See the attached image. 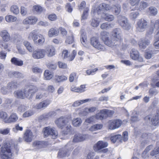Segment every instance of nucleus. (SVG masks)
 <instances>
[{"instance_id":"1","label":"nucleus","mask_w":159,"mask_h":159,"mask_svg":"<svg viewBox=\"0 0 159 159\" xmlns=\"http://www.w3.org/2000/svg\"><path fill=\"white\" fill-rule=\"evenodd\" d=\"M38 90V87L33 85H28L26 86L24 89L23 91L21 90H18L14 93V96L20 99H24L25 98H32L34 93Z\"/></svg>"},{"instance_id":"2","label":"nucleus","mask_w":159,"mask_h":159,"mask_svg":"<svg viewBox=\"0 0 159 159\" xmlns=\"http://www.w3.org/2000/svg\"><path fill=\"white\" fill-rule=\"evenodd\" d=\"M37 31L34 30L31 32L28 36L29 39H32L34 43L38 44H41L45 41L44 36L40 34H37Z\"/></svg>"},{"instance_id":"3","label":"nucleus","mask_w":159,"mask_h":159,"mask_svg":"<svg viewBox=\"0 0 159 159\" xmlns=\"http://www.w3.org/2000/svg\"><path fill=\"white\" fill-rule=\"evenodd\" d=\"M12 154L10 146L7 144L3 145L0 149V157L2 159H11Z\"/></svg>"},{"instance_id":"4","label":"nucleus","mask_w":159,"mask_h":159,"mask_svg":"<svg viewBox=\"0 0 159 159\" xmlns=\"http://www.w3.org/2000/svg\"><path fill=\"white\" fill-rule=\"evenodd\" d=\"M112 41L113 43H116V44L117 43L118 45L115 46V48L119 46L120 43L122 41L121 36V30L119 28L114 29L112 31Z\"/></svg>"},{"instance_id":"5","label":"nucleus","mask_w":159,"mask_h":159,"mask_svg":"<svg viewBox=\"0 0 159 159\" xmlns=\"http://www.w3.org/2000/svg\"><path fill=\"white\" fill-rule=\"evenodd\" d=\"M71 122L70 118L65 116H61L57 119L55 121V123L57 127L61 129H63L67 125Z\"/></svg>"},{"instance_id":"6","label":"nucleus","mask_w":159,"mask_h":159,"mask_svg":"<svg viewBox=\"0 0 159 159\" xmlns=\"http://www.w3.org/2000/svg\"><path fill=\"white\" fill-rule=\"evenodd\" d=\"M108 35L109 33L105 31L102 32L101 33V38L105 44L112 48H114L115 46L118 45L117 43L116 44V43H113L111 39H109Z\"/></svg>"},{"instance_id":"7","label":"nucleus","mask_w":159,"mask_h":159,"mask_svg":"<svg viewBox=\"0 0 159 159\" xmlns=\"http://www.w3.org/2000/svg\"><path fill=\"white\" fill-rule=\"evenodd\" d=\"M117 18L118 23L122 28L127 30H128L130 29V25L128 22V20L125 16L119 15Z\"/></svg>"},{"instance_id":"8","label":"nucleus","mask_w":159,"mask_h":159,"mask_svg":"<svg viewBox=\"0 0 159 159\" xmlns=\"http://www.w3.org/2000/svg\"><path fill=\"white\" fill-rule=\"evenodd\" d=\"M108 143L106 142H104L102 141H98L96 146L94 147V149L95 152H101L104 153H106L108 152V148L102 149L107 147L108 146Z\"/></svg>"},{"instance_id":"9","label":"nucleus","mask_w":159,"mask_h":159,"mask_svg":"<svg viewBox=\"0 0 159 159\" xmlns=\"http://www.w3.org/2000/svg\"><path fill=\"white\" fill-rule=\"evenodd\" d=\"M148 22L143 18L139 19L136 24V29L139 32H143L148 27Z\"/></svg>"},{"instance_id":"10","label":"nucleus","mask_w":159,"mask_h":159,"mask_svg":"<svg viewBox=\"0 0 159 159\" xmlns=\"http://www.w3.org/2000/svg\"><path fill=\"white\" fill-rule=\"evenodd\" d=\"M43 131L44 136L45 137L51 135L52 136V138L55 139L58 135L57 131L54 129L49 127H45L43 129Z\"/></svg>"},{"instance_id":"11","label":"nucleus","mask_w":159,"mask_h":159,"mask_svg":"<svg viewBox=\"0 0 159 159\" xmlns=\"http://www.w3.org/2000/svg\"><path fill=\"white\" fill-rule=\"evenodd\" d=\"M68 145H66L65 147L60 149L58 153V157L59 158H63L66 157H68L70 154V152L72 150L73 148H70L68 149L67 147Z\"/></svg>"},{"instance_id":"12","label":"nucleus","mask_w":159,"mask_h":159,"mask_svg":"<svg viewBox=\"0 0 159 159\" xmlns=\"http://www.w3.org/2000/svg\"><path fill=\"white\" fill-rule=\"evenodd\" d=\"M90 43L95 48L102 51H104L105 48L99 42L98 39L95 37H92L90 39Z\"/></svg>"},{"instance_id":"13","label":"nucleus","mask_w":159,"mask_h":159,"mask_svg":"<svg viewBox=\"0 0 159 159\" xmlns=\"http://www.w3.org/2000/svg\"><path fill=\"white\" fill-rule=\"evenodd\" d=\"M122 122L119 120H115L110 121L109 122L108 128L110 129H114L120 127Z\"/></svg>"},{"instance_id":"14","label":"nucleus","mask_w":159,"mask_h":159,"mask_svg":"<svg viewBox=\"0 0 159 159\" xmlns=\"http://www.w3.org/2000/svg\"><path fill=\"white\" fill-rule=\"evenodd\" d=\"M46 50L43 49H38L34 51L33 53V57L35 59L43 58L46 55Z\"/></svg>"},{"instance_id":"15","label":"nucleus","mask_w":159,"mask_h":159,"mask_svg":"<svg viewBox=\"0 0 159 159\" xmlns=\"http://www.w3.org/2000/svg\"><path fill=\"white\" fill-rule=\"evenodd\" d=\"M130 57L134 60H138L140 62L143 61V59L139 56V52L135 49H132L130 53Z\"/></svg>"},{"instance_id":"16","label":"nucleus","mask_w":159,"mask_h":159,"mask_svg":"<svg viewBox=\"0 0 159 159\" xmlns=\"http://www.w3.org/2000/svg\"><path fill=\"white\" fill-rule=\"evenodd\" d=\"M38 20L37 18L34 16H30L26 17L23 21V23L25 25H34L36 23Z\"/></svg>"},{"instance_id":"17","label":"nucleus","mask_w":159,"mask_h":159,"mask_svg":"<svg viewBox=\"0 0 159 159\" xmlns=\"http://www.w3.org/2000/svg\"><path fill=\"white\" fill-rule=\"evenodd\" d=\"M33 137L32 131L29 129H27L24 133L23 139L26 142H30L32 141Z\"/></svg>"},{"instance_id":"18","label":"nucleus","mask_w":159,"mask_h":159,"mask_svg":"<svg viewBox=\"0 0 159 159\" xmlns=\"http://www.w3.org/2000/svg\"><path fill=\"white\" fill-rule=\"evenodd\" d=\"M86 138V135L78 134L74 135L73 142L75 143L82 142L85 140Z\"/></svg>"},{"instance_id":"19","label":"nucleus","mask_w":159,"mask_h":159,"mask_svg":"<svg viewBox=\"0 0 159 159\" xmlns=\"http://www.w3.org/2000/svg\"><path fill=\"white\" fill-rule=\"evenodd\" d=\"M18 118L17 114L15 113L11 114L9 117L5 120L6 123H13L16 122Z\"/></svg>"},{"instance_id":"20","label":"nucleus","mask_w":159,"mask_h":159,"mask_svg":"<svg viewBox=\"0 0 159 159\" xmlns=\"http://www.w3.org/2000/svg\"><path fill=\"white\" fill-rule=\"evenodd\" d=\"M51 101L49 99H46L37 104L36 107L38 109L46 107L51 103Z\"/></svg>"},{"instance_id":"21","label":"nucleus","mask_w":159,"mask_h":159,"mask_svg":"<svg viewBox=\"0 0 159 159\" xmlns=\"http://www.w3.org/2000/svg\"><path fill=\"white\" fill-rule=\"evenodd\" d=\"M0 35L4 42H8L10 39V34L7 30H4L0 32Z\"/></svg>"},{"instance_id":"22","label":"nucleus","mask_w":159,"mask_h":159,"mask_svg":"<svg viewBox=\"0 0 159 159\" xmlns=\"http://www.w3.org/2000/svg\"><path fill=\"white\" fill-rule=\"evenodd\" d=\"M46 143L45 141H37L33 143V146L36 148L39 149L45 147Z\"/></svg>"},{"instance_id":"23","label":"nucleus","mask_w":159,"mask_h":159,"mask_svg":"<svg viewBox=\"0 0 159 159\" xmlns=\"http://www.w3.org/2000/svg\"><path fill=\"white\" fill-rule=\"evenodd\" d=\"M46 50V54H47L48 57H51L55 55V49L52 46H50L48 47L47 48Z\"/></svg>"},{"instance_id":"24","label":"nucleus","mask_w":159,"mask_h":159,"mask_svg":"<svg viewBox=\"0 0 159 159\" xmlns=\"http://www.w3.org/2000/svg\"><path fill=\"white\" fill-rule=\"evenodd\" d=\"M111 10L113 14L115 15H117L120 12L121 10V6L119 4L113 5L111 7Z\"/></svg>"},{"instance_id":"25","label":"nucleus","mask_w":159,"mask_h":159,"mask_svg":"<svg viewBox=\"0 0 159 159\" xmlns=\"http://www.w3.org/2000/svg\"><path fill=\"white\" fill-rule=\"evenodd\" d=\"M91 101H94V99H93L88 98L84 100H78L74 102L72 105V106L74 107H77L84 103Z\"/></svg>"},{"instance_id":"26","label":"nucleus","mask_w":159,"mask_h":159,"mask_svg":"<svg viewBox=\"0 0 159 159\" xmlns=\"http://www.w3.org/2000/svg\"><path fill=\"white\" fill-rule=\"evenodd\" d=\"M150 43V41L148 39H141L139 43V45L141 48L145 49Z\"/></svg>"},{"instance_id":"27","label":"nucleus","mask_w":159,"mask_h":159,"mask_svg":"<svg viewBox=\"0 0 159 159\" xmlns=\"http://www.w3.org/2000/svg\"><path fill=\"white\" fill-rule=\"evenodd\" d=\"M67 79V77L64 75H55L53 78L55 82L57 83L62 82L66 80Z\"/></svg>"},{"instance_id":"28","label":"nucleus","mask_w":159,"mask_h":159,"mask_svg":"<svg viewBox=\"0 0 159 159\" xmlns=\"http://www.w3.org/2000/svg\"><path fill=\"white\" fill-rule=\"evenodd\" d=\"M110 140L113 143H115L116 142H120L121 143L122 142V137L120 134L116 135L111 136L110 138Z\"/></svg>"},{"instance_id":"29","label":"nucleus","mask_w":159,"mask_h":159,"mask_svg":"<svg viewBox=\"0 0 159 159\" xmlns=\"http://www.w3.org/2000/svg\"><path fill=\"white\" fill-rule=\"evenodd\" d=\"M11 61V63L15 65L21 66H22L23 64V62L22 61L15 57L12 58Z\"/></svg>"},{"instance_id":"30","label":"nucleus","mask_w":159,"mask_h":159,"mask_svg":"<svg viewBox=\"0 0 159 159\" xmlns=\"http://www.w3.org/2000/svg\"><path fill=\"white\" fill-rule=\"evenodd\" d=\"M145 53V57L147 59H149L152 57V54H155L157 51L154 49L147 50Z\"/></svg>"},{"instance_id":"31","label":"nucleus","mask_w":159,"mask_h":159,"mask_svg":"<svg viewBox=\"0 0 159 159\" xmlns=\"http://www.w3.org/2000/svg\"><path fill=\"white\" fill-rule=\"evenodd\" d=\"M18 83L16 82L12 81L9 83L7 84V89L9 91H11V90L16 89L17 87Z\"/></svg>"},{"instance_id":"32","label":"nucleus","mask_w":159,"mask_h":159,"mask_svg":"<svg viewBox=\"0 0 159 159\" xmlns=\"http://www.w3.org/2000/svg\"><path fill=\"white\" fill-rule=\"evenodd\" d=\"M58 34L59 31L53 28L50 29L48 33V35L50 37L57 36L58 35Z\"/></svg>"},{"instance_id":"33","label":"nucleus","mask_w":159,"mask_h":159,"mask_svg":"<svg viewBox=\"0 0 159 159\" xmlns=\"http://www.w3.org/2000/svg\"><path fill=\"white\" fill-rule=\"evenodd\" d=\"M91 25L94 27H97L99 24L100 21L99 20V19L96 17H93L90 21Z\"/></svg>"},{"instance_id":"34","label":"nucleus","mask_w":159,"mask_h":159,"mask_svg":"<svg viewBox=\"0 0 159 159\" xmlns=\"http://www.w3.org/2000/svg\"><path fill=\"white\" fill-rule=\"evenodd\" d=\"M149 5L148 3L144 1H142L140 2L139 6L137 8V9L140 11L144 10Z\"/></svg>"},{"instance_id":"35","label":"nucleus","mask_w":159,"mask_h":159,"mask_svg":"<svg viewBox=\"0 0 159 159\" xmlns=\"http://www.w3.org/2000/svg\"><path fill=\"white\" fill-rule=\"evenodd\" d=\"M104 111V109L100 110L99 113L97 114L96 116V118L98 120H102L107 117V115L104 111Z\"/></svg>"},{"instance_id":"36","label":"nucleus","mask_w":159,"mask_h":159,"mask_svg":"<svg viewBox=\"0 0 159 159\" xmlns=\"http://www.w3.org/2000/svg\"><path fill=\"white\" fill-rule=\"evenodd\" d=\"M102 17L105 20L108 21H111L114 19V16L113 15L109 14H103Z\"/></svg>"},{"instance_id":"37","label":"nucleus","mask_w":159,"mask_h":159,"mask_svg":"<svg viewBox=\"0 0 159 159\" xmlns=\"http://www.w3.org/2000/svg\"><path fill=\"white\" fill-rule=\"evenodd\" d=\"M82 123L81 119L80 118L74 119L72 121V123L74 126L78 127L80 126Z\"/></svg>"},{"instance_id":"38","label":"nucleus","mask_w":159,"mask_h":159,"mask_svg":"<svg viewBox=\"0 0 159 159\" xmlns=\"http://www.w3.org/2000/svg\"><path fill=\"white\" fill-rule=\"evenodd\" d=\"M80 41L84 46L86 47V36L85 33L83 31L81 32Z\"/></svg>"},{"instance_id":"39","label":"nucleus","mask_w":159,"mask_h":159,"mask_svg":"<svg viewBox=\"0 0 159 159\" xmlns=\"http://www.w3.org/2000/svg\"><path fill=\"white\" fill-rule=\"evenodd\" d=\"M139 15V11L133 10L130 13L129 16L131 19L135 20L138 17Z\"/></svg>"},{"instance_id":"40","label":"nucleus","mask_w":159,"mask_h":159,"mask_svg":"<svg viewBox=\"0 0 159 159\" xmlns=\"http://www.w3.org/2000/svg\"><path fill=\"white\" fill-rule=\"evenodd\" d=\"M151 122L152 125L156 126L159 124V116L157 114L152 118Z\"/></svg>"},{"instance_id":"41","label":"nucleus","mask_w":159,"mask_h":159,"mask_svg":"<svg viewBox=\"0 0 159 159\" xmlns=\"http://www.w3.org/2000/svg\"><path fill=\"white\" fill-rule=\"evenodd\" d=\"M55 115V112L54 111H51L43 115L40 117L39 119H43L47 118L51 116H54Z\"/></svg>"},{"instance_id":"42","label":"nucleus","mask_w":159,"mask_h":159,"mask_svg":"<svg viewBox=\"0 0 159 159\" xmlns=\"http://www.w3.org/2000/svg\"><path fill=\"white\" fill-rule=\"evenodd\" d=\"M44 76L45 79L49 80L53 77V75L48 70H46L44 72Z\"/></svg>"},{"instance_id":"43","label":"nucleus","mask_w":159,"mask_h":159,"mask_svg":"<svg viewBox=\"0 0 159 159\" xmlns=\"http://www.w3.org/2000/svg\"><path fill=\"white\" fill-rule=\"evenodd\" d=\"M5 19L7 22H10L16 21L17 20V18L13 16L8 15L6 16Z\"/></svg>"},{"instance_id":"44","label":"nucleus","mask_w":159,"mask_h":159,"mask_svg":"<svg viewBox=\"0 0 159 159\" xmlns=\"http://www.w3.org/2000/svg\"><path fill=\"white\" fill-rule=\"evenodd\" d=\"M102 127V125L100 124H96L92 126L90 128L89 130L92 131H94L101 129Z\"/></svg>"},{"instance_id":"45","label":"nucleus","mask_w":159,"mask_h":159,"mask_svg":"<svg viewBox=\"0 0 159 159\" xmlns=\"http://www.w3.org/2000/svg\"><path fill=\"white\" fill-rule=\"evenodd\" d=\"M11 11V12L14 14H17L19 13V10L18 7L16 5H13L10 8Z\"/></svg>"},{"instance_id":"46","label":"nucleus","mask_w":159,"mask_h":159,"mask_svg":"<svg viewBox=\"0 0 159 159\" xmlns=\"http://www.w3.org/2000/svg\"><path fill=\"white\" fill-rule=\"evenodd\" d=\"M149 10L151 16H156L158 12L157 9L154 7H151L149 8Z\"/></svg>"},{"instance_id":"47","label":"nucleus","mask_w":159,"mask_h":159,"mask_svg":"<svg viewBox=\"0 0 159 159\" xmlns=\"http://www.w3.org/2000/svg\"><path fill=\"white\" fill-rule=\"evenodd\" d=\"M74 41V36L72 32H71V36H68L67 37L66 40L65 41V43L70 44L72 43Z\"/></svg>"},{"instance_id":"48","label":"nucleus","mask_w":159,"mask_h":159,"mask_svg":"<svg viewBox=\"0 0 159 159\" xmlns=\"http://www.w3.org/2000/svg\"><path fill=\"white\" fill-rule=\"evenodd\" d=\"M113 25L110 24H108L107 22H105L102 23L100 26L102 29H107L110 28H112Z\"/></svg>"},{"instance_id":"49","label":"nucleus","mask_w":159,"mask_h":159,"mask_svg":"<svg viewBox=\"0 0 159 159\" xmlns=\"http://www.w3.org/2000/svg\"><path fill=\"white\" fill-rule=\"evenodd\" d=\"M23 128L22 126H19L18 124H16L15 125V127L12 129V131L15 133H17L18 131H22Z\"/></svg>"},{"instance_id":"50","label":"nucleus","mask_w":159,"mask_h":159,"mask_svg":"<svg viewBox=\"0 0 159 159\" xmlns=\"http://www.w3.org/2000/svg\"><path fill=\"white\" fill-rule=\"evenodd\" d=\"M156 41L154 43V45L156 49L159 48V32H158L156 36Z\"/></svg>"},{"instance_id":"51","label":"nucleus","mask_w":159,"mask_h":159,"mask_svg":"<svg viewBox=\"0 0 159 159\" xmlns=\"http://www.w3.org/2000/svg\"><path fill=\"white\" fill-rule=\"evenodd\" d=\"M23 43L25 46L26 48L27 49H28L29 51L31 52L32 51V48L29 42L27 41H25Z\"/></svg>"},{"instance_id":"52","label":"nucleus","mask_w":159,"mask_h":159,"mask_svg":"<svg viewBox=\"0 0 159 159\" xmlns=\"http://www.w3.org/2000/svg\"><path fill=\"white\" fill-rule=\"evenodd\" d=\"M12 74L14 77L17 78H23L24 75L22 73L14 71L12 73Z\"/></svg>"},{"instance_id":"53","label":"nucleus","mask_w":159,"mask_h":159,"mask_svg":"<svg viewBox=\"0 0 159 159\" xmlns=\"http://www.w3.org/2000/svg\"><path fill=\"white\" fill-rule=\"evenodd\" d=\"M33 9L38 14L40 13L43 11L42 7L39 6H35L33 7Z\"/></svg>"},{"instance_id":"54","label":"nucleus","mask_w":159,"mask_h":159,"mask_svg":"<svg viewBox=\"0 0 159 159\" xmlns=\"http://www.w3.org/2000/svg\"><path fill=\"white\" fill-rule=\"evenodd\" d=\"M102 4H100L99 6L97 8L95 11V12H96L98 14H100L103 13L104 10L103 9L102 7Z\"/></svg>"},{"instance_id":"55","label":"nucleus","mask_w":159,"mask_h":159,"mask_svg":"<svg viewBox=\"0 0 159 159\" xmlns=\"http://www.w3.org/2000/svg\"><path fill=\"white\" fill-rule=\"evenodd\" d=\"M89 11V9L88 7L85 8L83 12L82 16V18L83 19H86L87 18L88 16L87 13Z\"/></svg>"},{"instance_id":"56","label":"nucleus","mask_w":159,"mask_h":159,"mask_svg":"<svg viewBox=\"0 0 159 159\" xmlns=\"http://www.w3.org/2000/svg\"><path fill=\"white\" fill-rule=\"evenodd\" d=\"M7 114L6 112L3 111L0 112V118L3 119L5 122V120L7 119Z\"/></svg>"},{"instance_id":"57","label":"nucleus","mask_w":159,"mask_h":159,"mask_svg":"<svg viewBox=\"0 0 159 159\" xmlns=\"http://www.w3.org/2000/svg\"><path fill=\"white\" fill-rule=\"evenodd\" d=\"M134 115L132 116L131 117V120L132 122H135L139 121V118L138 117V114L136 112H134Z\"/></svg>"},{"instance_id":"58","label":"nucleus","mask_w":159,"mask_h":159,"mask_svg":"<svg viewBox=\"0 0 159 159\" xmlns=\"http://www.w3.org/2000/svg\"><path fill=\"white\" fill-rule=\"evenodd\" d=\"M26 109V106L23 105H20L18 107L17 111L19 112H22L24 111Z\"/></svg>"},{"instance_id":"59","label":"nucleus","mask_w":159,"mask_h":159,"mask_svg":"<svg viewBox=\"0 0 159 159\" xmlns=\"http://www.w3.org/2000/svg\"><path fill=\"white\" fill-rule=\"evenodd\" d=\"M10 128H7L5 129H0V134L3 135H6L8 134L10 132Z\"/></svg>"},{"instance_id":"60","label":"nucleus","mask_w":159,"mask_h":159,"mask_svg":"<svg viewBox=\"0 0 159 159\" xmlns=\"http://www.w3.org/2000/svg\"><path fill=\"white\" fill-rule=\"evenodd\" d=\"M66 126V131H64L63 132V133L64 134H67L72 129L71 126L70 125V124L67 125Z\"/></svg>"},{"instance_id":"61","label":"nucleus","mask_w":159,"mask_h":159,"mask_svg":"<svg viewBox=\"0 0 159 159\" xmlns=\"http://www.w3.org/2000/svg\"><path fill=\"white\" fill-rule=\"evenodd\" d=\"M98 70L97 68H95L91 70H87L86 71V73L88 75H93L95 74V72Z\"/></svg>"},{"instance_id":"62","label":"nucleus","mask_w":159,"mask_h":159,"mask_svg":"<svg viewBox=\"0 0 159 159\" xmlns=\"http://www.w3.org/2000/svg\"><path fill=\"white\" fill-rule=\"evenodd\" d=\"M141 0H129L130 4L132 6L138 5Z\"/></svg>"},{"instance_id":"63","label":"nucleus","mask_w":159,"mask_h":159,"mask_svg":"<svg viewBox=\"0 0 159 159\" xmlns=\"http://www.w3.org/2000/svg\"><path fill=\"white\" fill-rule=\"evenodd\" d=\"M128 140V133L127 132L125 131L123 133V137H122V141L125 142Z\"/></svg>"},{"instance_id":"64","label":"nucleus","mask_w":159,"mask_h":159,"mask_svg":"<svg viewBox=\"0 0 159 159\" xmlns=\"http://www.w3.org/2000/svg\"><path fill=\"white\" fill-rule=\"evenodd\" d=\"M76 74L75 72H73L71 73L69 76V80L70 82H72L74 81L75 78L76 77Z\"/></svg>"}]
</instances>
